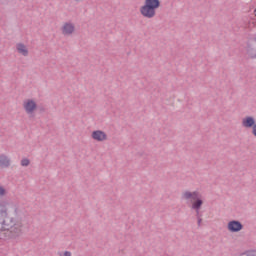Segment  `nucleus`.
Returning a JSON list of instances; mask_svg holds the SVG:
<instances>
[{
    "label": "nucleus",
    "mask_w": 256,
    "mask_h": 256,
    "mask_svg": "<svg viewBox=\"0 0 256 256\" xmlns=\"http://www.w3.org/2000/svg\"><path fill=\"white\" fill-rule=\"evenodd\" d=\"M247 55L250 57V59H256V48L253 47L251 44H247Z\"/></svg>",
    "instance_id": "9b49d317"
},
{
    "label": "nucleus",
    "mask_w": 256,
    "mask_h": 256,
    "mask_svg": "<svg viewBox=\"0 0 256 256\" xmlns=\"http://www.w3.org/2000/svg\"><path fill=\"white\" fill-rule=\"evenodd\" d=\"M5 193H7V190H5V188H3V186H0V197H3L5 195Z\"/></svg>",
    "instance_id": "4468645a"
},
{
    "label": "nucleus",
    "mask_w": 256,
    "mask_h": 256,
    "mask_svg": "<svg viewBox=\"0 0 256 256\" xmlns=\"http://www.w3.org/2000/svg\"><path fill=\"white\" fill-rule=\"evenodd\" d=\"M227 229L230 231V233H239V231H243V223H241L239 220L229 221Z\"/></svg>",
    "instance_id": "20e7f679"
},
{
    "label": "nucleus",
    "mask_w": 256,
    "mask_h": 256,
    "mask_svg": "<svg viewBox=\"0 0 256 256\" xmlns=\"http://www.w3.org/2000/svg\"><path fill=\"white\" fill-rule=\"evenodd\" d=\"M75 1H79V0H75Z\"/></svg>",
    "instance_id": "412c9836"
},
{
    "label": "nucleus",
    "mask_w": 256,
    "mask_h": 256,
    "mask_svg": "<svg viewBox=\"0 0 256 256\" xmlns=\"http://www.w3.org/2000/svg\"><path fill=\"white\" fill-rule=\"evenodd\" d=\"M198 227H201V223H203V218H197Z\"/></svg>",
    "instance_id": "2eb2a0df"
},
{
    "label": "nucleus",
    "mask_w": 256,
    "mask_h": 256,
    "mask_svg": "<svg viewBox=\"0 0 256 256\" xmlns=\"http://www.w3.org/2000/svg\"><path fill=\"white\" fill-rule=\"evenodd\" d=\"M40 111H45V108H43V107H42V108H40Z\"/></svg>",
    "instance_id": "aec40b11"
},
{
    "label": "nucleus",
    "mask_w": 256,
    "mask_h": 256,
    "mask_svg": "<svg viewBox=\"0 0 256 256\" xmlns=\"http://www.w3.org/2000/svg\"><path fill=\"white\" fill-rule=\"evenodd\" d=\"M181 199L184 201H190L191 209L195 211L196 215L201 213V208L203 207V199H201V194L197 191H185L182 193Z\"/></svg>",
    "instance_id": "f03ea898"
},
{
    "label": "nucleus",
    "mask_w": 256,
    "mask_h": 256,
    "mask_svg": "<svg viewBox=\"0 0 256 256\" xmlns=\"http://www.w3.org/2000/svg\"><path fill=\"white\" fill-rule=\"evenodd\" d=\"M74 32H75V25L69 22H66L62 27L63 35H72Z\"/></svg>",
    "instance_id": "6e6552de"
},
{
    "label": "nucleus",
    "mask_w": 256,
    "mask_h": 256,
    "mask_svg": "<svg viewBox=\"0 0 256 256\" xmlns=\"http://www.w3.org/2000/svg\"><path fill=\"white\" fill-rule=\"evenodd\" d=\"M252 135H254V137H256V125L252 128Z\"/></svg>",
    "instance_id": "dca6fc26"
},
{
    "label": "nucleus",
    "mask_w": 256,
    "mask_h": 256,
    "mask_svg": "<svg viewBox=\"0 0 256 256\" xmlns=\"http://www.w3.org/2000/svg\"><path fill=\"white\" fill-rule=\"evenodd\" d=\"M10 165H11V160H9V158L5 154H1L0 155V167L2 169H6L7 167H10Z\"/></svg>",
    "instance_id": "9d476101"
},
{
    "label": "nucleus",
    "mask_w": 256,
    "mask_h": 256,
    "mask_svg": "<svg viewBox=\"0 0 256 256\" xmlns=\"http://www.w3.org/2000/svg\"><path fill=\"white\" fill-rule=\"evenodd\" d=\"M159 7H161V0H145L144 5L140 7V13L146 19H153Z\"/></svg>",
    "instance_id": "7ed1b4c3"
},
{
    "label": "nucleus",
    "mask_w": 256,
    "mask_h": 256,
    "mask_svg": "<svg viewBox=\"0 0 256 256\" xmlns=\"http://www.w3.org/2000/svg\"><path fill=\"white\" fill-rule=\"evenodd\" d=\"M24 109L28 115L35 112L37 110V102L33 99H28L24 102Z\"/></svg>",
    "instance_id": "39448f33"
},
{
    "label": "nucleus",
    "mask_w": 256,
    "mask_h": 256,
    "mask_svg": "<svg viewBox=\"0 0 256 256\" xmlns=\"http://www.w3.org/2000/svg\"><path fill=\"white\" fill-rule=\"evenodd\" d=\"M239 256H255V252L245 251L241 253Z\"/></svg>",
    "instance_id": "ddd939ff"
},
{
    "label": "nucleus",
    "mask_w": 256,
    "mask_h": 256,
    "mask_svg": "<svg viewBox=\"0 0 256 256\" xmlns=\"http://www.w3.org/2000/svg\"><path fill=\"white\" fill-rule=\"evenodd\" d=\"M201 217H203V214L200 212V213H198V214H196V218L197 219H201Z\"/></svg>",
    "instance_id": "f3484780"
},
{
    "label": "nucleus",
    "mask_w": 256,
    "mask_h": 256,
    "mask_svg": "<svg viewBox=\"0 0 256 256\" xmlns=\"http://www.w3.org/2000/svg\"><path fill=\"white\" fill-rule=\"evenodd\" d=\"M16 49L20 55H23V57H27L29 55V50L27 49V46L23 43L16 44Z\"/></svg>",
    "instance_id": "1a4fd4ad"
},
{
    "label": "nucleus",
    "mask_w": 256,
    "mask_h": 256,
    "mask_svg": "<svg viewBox=\"0 0 256 256\" xmlns=\"http://www.w3.org/2000/svg\"><path fill=\"white\" fill-rule=\"evenodd\" d=\"M250 253H254V255L256 256V250H249Z\"/></svg>",
    "instance_id": "6ab92c4d"
},
{
    "label": "nucleus",
    "mask_w": 256,
    "mask_h": 256,
    "mask_svg": "<svg viewBox=\"0 0 256 256\" xmlns=\"http://www.w3.org/2000/svg\"><path fill=\"white\" fill-rule=\"evenodd\" d=\"M242 125L246 129H253V127L256 125L255 117L253 116H246L242 119Z\"/></svg>",
    "instance_id": "0eeeda50"
},
{
    "label": "nucleus",
    "mask_w": 256,
    "mask_h": 256,
    "mask_svg": "<svg viewBox=\"0 0 256 256\" xmlns=\"http://www.w3.org/2000/svg\"><path fill=\"white\" fill-rule=\"evenodd\" d=\"M92 139L94 141L103 142L107 141V133L103 132V130H95L91 134Z\"/></svg>",
    "instance_id": "423d86ee"
},
{
    "label": "nucleus",
    "mask_w": 256,
    "mask_h": 256,
    "mask_svg": "<svg viewBox=\"0 0 256 256\" xmlns=\"http://www.w3.org/2000/svg\"><path fill=\"white\" fill-rule=\"evenodd\" d=\"M63 256H71V252L70 251H65Z\"/></svg>",
    "instance_id": "a211bd4d"
},
{
    "label": "nucleus",
    "mask_w": 256,
    "mask_h": 256,
    "mask_svg": "<svg viewBox=\"0 0 256 256\" xmlns=\"http://www.w3.org/2000/svg\"><path fill=\"white\" fill-rule=\"evenodd\" d=\"M29 165H31V160H29L28 158H23L21 160V166L22 167H29Z\"/></svg>",
    "instance_id": "f8f14e48"
},
{
    "label": "nucleus",
    "mask_w": 256,
    "mask_h": 256,
    "mask_svg": "<svg viewBox=\"0 0 256 256\" xmlns=\"http://www.w3.org/2000/svg\"><path fill=\"white\" fill-rule=\"evenodd\" d=\"M0 231H6L8 239H17L23 233V222L9 215L7 205L0 203Z\"/></svg>",
    "instance_id": "f257e3e1"
}]
</instances>
